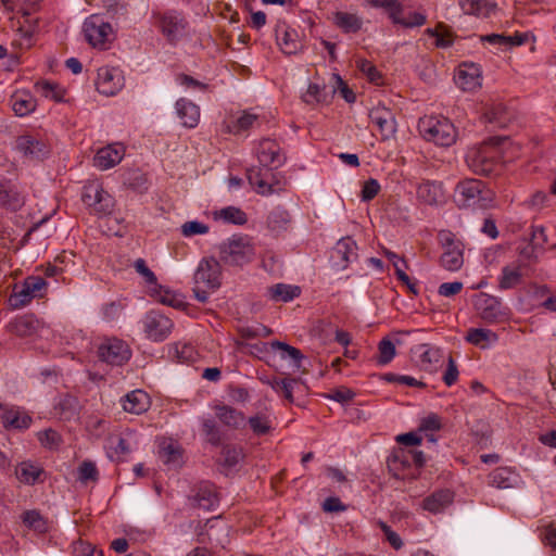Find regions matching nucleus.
Returning <instances> with one entry per match:
<instances>
[{
    "label": "nucleus",
    "mask_w": 556,
    "mask_h": 556,
    "mask_svg": "<svg viewBox=\"0 0 556 556\" xmlns=\"http://www.w3.org/2000/svg\"><path fill=\"white\" fill-rule=\"evenodd\" d=\"M23 523L37 533L48 531V520L36 509L26 510L22 515Z\"/></svg>",
    "instance_id": "obj_44"
},
{
    "label": "nucleus",
    "mask_w": 556,
    "mask_h": 556,
    "mask_svg": "<svg viewBox=\"0 0 556 556\" xmlns=\"http://www.w3.org/2000/svg\"><path fill=\"white\" fill-rule=\"evenodd\" d=\"M357 245L356 242L350 238L340 239L333 251H332V262L337 268H345L350 262L357 257Z\"/></svg>",
    "instance_id": "obj_24"
},
{
    "label": "nucleus",
    "mask_w": 556,
    "mask_h": 556,
    "mask_svg": "<svg viewBox=\"0 0 556 556\" xmlns=\"http://www.w3.org/2000/svg\"><path fill=\"white\" fill-rule=\"evenodd\" d=\"M143 327L148 338L153 341H163L170 333L173 323L165 315L152 311L146 315Z\"/></svg>",
    "instance_id": "obj_13"
},
{
    "label": "nucleus",
    "mask_w": 556,
    "mask_h": 556,
    "mask_svg": "<svg viewBox=\"0 0 556 556\" xmlns=\"http://www.w3.org/2000/svg\"><path fill=\"white\" fill-rule=\"evenodd\" d=\"M257 118L258 116L253 113L243 112L239 117H237L226 126V130L227 132L236 135L240 134L242 131L250 129L257 121Z\"/></svg>",
    "instance_id": "obj_48"
},
{
    "label": "nucleus",
    "mask_w": 556,
    "mask_h": 556,
    "mask_svg": "<svg viewBox=\"0 0 556 556\" xmlns=\"http://www.w3.org/2000/svg\"><path fill=\"white\" fill-rule=\"evenodd\" d=\"M270 348L273 351H279L282 359H291L294 368L301 367L303 354L299 349L280 341H273Z\"/></svg>",
    "instance_id": "obj_43"
},
{
    "label": "nucleus",
    "mask_w": 556,
    "mask_h": 556,
    "mask_svg": "<svg viewBox=\"0 0 556 556\" xmlns=\"http://www.w3.org/2000/svg\"><path fill=\"white\" fill-rule=\"evenodd\" d=\"M121 404L126 413L140 415L149 409L151 400L147 392L137 389L124 395L121 399Z\"/></svg>",
    "instance_id": "obj_25"
},
{
    "label": "nucleus",
    "mask_w": 556,
    "mask_h": 556,
    "mask_svg": "<svg viewBox=\"0 0 556 556\" xmlns=\"http://www.w3.org/2000/svg\"><path fill=\"white\" fill-rule=\"evenodd\" d=\"M453 502L450 490H439L422 501V508L431 514H440Z\"/></svg>",
    "instance_id": "obj_31"
},
{
    "label": "nucleus",
    "mask_w": 556,
    "mask_h": 556,
    "mask_svg": "<svg viewBox=\"0 0 556 556\" xmlns=\"http://www.w3.org/2000/svg\"><path fill=\"white\" fill-rule=\"evenodd\" d=\"M256 155L262 165L273 168L280 167L286 160L279 144L269 138H264L258 142Z\"/></svg>",
    "instance_id": "obj_17"
},
{
    "label": "nucleus",
    "mask_w": 556,
    "mask_h": 556,
    "mask_svg": "<svg viewBox=\"0 0 556 556\" xmlns=\"http://www.w3.org/2000/svg\"><path fill=\"white\" fill-rule=\"evenodd\" d=\"M11 106L17 116H26L36 109V100L26 91H17L11 97Z\"/></svg>",
    "instance_id": "obj_38"
},
{
    "label": "nucleus",
    "mask_w": 556,
    "mask_h": 556,
    "mask_svg": "<svg viewBox=\"0 0 556 556\" xmlns=\"http://www.w3.org/2000/svg\"><path fill=\"white\" fill-rule=\"evenodd\" d=\"M300 288L286 283H277L267 288V294L275 302H289L300 295Z\"/></svg>",
    "instance_id": "obj_40"
},
{
    "label": "nucleus",
    "mask_w": 556,
    "mask_h": 556,
    "mask_svg": "<svg viewBox=\"0 0 556 556\" xmlns=\"http://www.w3.org/2000/svg\"><path fill=\"white\" fill-rule=\"evenodd\" d=\"M243 456L241 447L227 444L222 450L219 464L225 468L231 469L243 459Z\"/></svg>",
    "instance_id": "obj_46"
},
{
    "label": "nucleus",
    "mask_w": 556,
    "mask_h": 556,
    "mask_svg": "<svg viewBox=\"0 0 556 556\" xmlns=\"http://www.w3.org/2000/svg\"><path fill=\"white\" fill-rule=\"evenodd\" d=\"M99 357L111 365H123L130 358V350L128 345L116 338L108 339L98 350Z\"/></svg>",
    "instance_id": "obj_11"
},
{
    "label": "nucleus",
    "mask_w": 556,
    "mask_h": 556,
    "mask_svg": "<svg viewBox=\"0 0 556 556\" xmlns=\"http://www.w3.org/2000/svg\"><path fill=\"white\" fill-rule=\"evenodd\" d=\"M475 308L482 320L496 324L507 319V312L500 299L488 293H479L475 298Z\"/></svg>",
    "instance_id": "obj_8"
},
{
    "label": "nucleus",
    "mask_w": 556,
    "mask_h": 556,
    "mask_svg": "<svg viewBox=\"0 0 556 556\" xmlns=\"http://www.w3.org/2000/svg\"><path fill=\"white\" fill-rule=\"evenodd\" d=\"M83 31L86 40L98 49H106L113 40V28L99 15H91L84 22Z\"/></svg>",
    "instance_id": "obj_5"
},
{
    "label": "nucleus",
    "mask_w": 556,
    "mask_h": 556,
    "mask_svg": "<svg viewBox=\"0 0 556 556\" xmlns=\"http://www.w3.org/2000/svg\"><path fill=\"white\" fill-rule=\"evenodd\" d=\"M412 355L417 365L428 372L435 371L443 358L441 349L427 343L414 346Z\"/></svg>",
    "instance_id": "obj_14"
},
{
    "label": "nucleus",
    "mask_w": 556,
    "mask_h": 556,
    "mask_svg": "<svg viewBox=\"0 0 556 556\" xmlns=\"http://www.w3.org/2000/svg\"><path fill=\"white\" fill-rule=\"evenodd\" d=\"M418 199L428 205H440L445 201V194L441 182L424 181L417 189Z\"/></svg>",
    "instance_id": "obj_27"
},
{
    "label": "nucleus",
    "mask_w": 556,
    "mask_h": 556,
    "mask_svg": "<svg viewBox=\"0 0 556 556\" xmlns=\"http://www.w3.org/2000/svg\"><path fill=\"white\" fill-rule=\"evenodd\" d=\"M35 90L47 99L60 102L63 100L64 90L56 84L48 80H41L35 84Z\"/></svg>",
    "instance_id": "obj_49"
},
{
    "label": "nucleus",
    "mask_w": 556,
    "mask_h": 556,
    "mask_svg": "<svg viewBox=\"0 0 556 556\" xmlns=\"http://www.w3.org/2000/svg\"><path fill=\"white\" fill-rule=\"evenodd\" d=\"M83 202L100 214L109 213L113 206L112 197L103 190L99 182H89L84 187Z\"/></svg>",
    "instance_id": "obj_10"
},
{
    "label": "nucleus",
    "mask_w": 556,
    "mask_h": 556,
    "mask_svg": "<svg viewBox=\"0 0 556 556\" xmlns=\"http://www.w3.org/2000/svg\"><path fill=\"white\" fill-rule=\"evenodd\" d=\"M207 232L208 226L198 220L186 222L181 225V233L187 238L195 235H205Z\"/></svg>",
    "instance_id": "obj_58"
},
{
    "label": "nucleus",
    "mask_w": 556,
    "mask_h": 556,
    "mask_svg": "<svg viewBox=\"0 0 556 556\" xmlns=\"http://www.w3.org/2000/svg\"><path fill=\"white\" fill-rule=\"evenodd\" d=\"M97 90L108 97L115 96L124 87V76L119 68L103 66L98 70Z\"/></svg>",
    "instance_id": "obj_12"
},
{
    "label": "nucleus",
    "mask_w": 556,
    "mask_h": 556,
    "mask_svg": "<svg viewBox=\"0 0 556 556\" xmlns=\"http://www.w3.org/2000/svg\"><path fill=\"white\" fill-rule=\"evenodd\" d=\"M377 363L379 365L389 364L395 356V344L388 338H383L378 345Z\"/></svg>",
    "instance_id": "obj_53"
},
{
    "label": "nucleus",
    "mask_w": 556,
    "mask_h": 556,
    "mask_svg": "<svg viewBox=\"0 0 556 556\" xmlns=\"http://www.w3.org/2000/svg\"><path fill=\"white\" fill-rule=\"evenodd\" d=\"M202 430L210 443L214 445H217L219 443L220 434L214 420L203 419Z\"/></svg>",
    "instance_id": "obj_61"
},
{
    "label": "nucleus",
    "mask_w": 556,
    "mask_h": 556,
    "mask_svg": "<svg viewBox=\"0 0 556 556\" xmlns=\"http://www.w3.org/2000/svg\"><path fill=\"white\" fill-rule=\"evenodd\" d=\"M275 36L277 45L285 54H295L302 47L296 30L290 28L283 21L277 22Z\"/></svg>",
    "instance_id": "obj_18"
},
{
    "label": "nucleus",
    "mask_w": 556,
    "mask_h": 556,
    "mask_svg": "<svg viewBox=\"0 0 556 556\" xmlns=\"http://www.w3.org/2000/svg\"><path fill=\"white\" fill-rule=\"evenodd\" d=\"M134 267L136 271L143 277L147 283L155 285L156 276L154 273L147 266V263L143 258H138L135 261Z\"/></svg>",
    "instance_id": "obj_62"
},
{
    "label": "nucleus",
    "mask_w": 556,
    "mask_h": 556,
    "mask_svg": "<svg viewBox=\"0 0 556 556\" xmlns=\"http://www.w3.org/2000/svg\"><path fill=\"white\" fill-rule=\"evenodd\" d=\"M216 416L220 422L233 429H238L245 424L244 414L228 405L217 406Z\"/></svg>",
    "instance_id": "obj_37"
},
{
    "label": "nucleus",
    "mask_w": 556,
    "mask_h": 556,
    "mask_svg": "<svg viewBox=\"0 0 556 556\" xmlns=\"http://www.w3.org/2000/svg\"><path fill=\"white\" fill-rule=\"evenodd\" d=\"M456 85L464 91H473L481 86V70L477 64L463 63L455 75Z\"/></svg>",
    "instance_id": "obj_19"
},
{
    "label": "nucleus",
    "mask_w": 556,
    "mask_h": 556,
    "mask_svg": "<svg viewBox=\"0 0 556 556\" xmlns=\"http://www.w3.org/2000/svg\"><path fill=\"white\" fill-rule=\"evenodd\" d=\"M526 269L527 265L521 261L505 265L498 276V289L509 290L521 285Z\"/></svg>",
    "instance_id": "obj_21"
},
{
    "label": "nucleus",
    "mask_w": 556,
    "mask_h": 556,
    "mask_svg": "<svg viewBox=\"0 0 556 556\" xmlns=\"http://www.w3.org/2000/svg\"><path fill=\"white\" fill-rule=\"evenodd\" d=\"M379 191H380L379 182L376 179L370 178L364 182V186L362 189V200L370 201L379 193Z\"/></svg>",
    "instance_id": "obj_64"
},
{
    "label": "nucleus",
    "mask_w": 556,
    "mask_h": 556,
    "mask_svg": "<svg viewBox=\"0 0 556 556\" xmlns=\"http://www.w3.org/2000/svg\"><path fill=\"white\" fill-rule=\"evenodd\" d=\"M216 488L212 483H201L193 495V505L205 510L214 509L218 504Z\"/></svg>",
    "instance_id": "obj_30"
},
{
    "label": "nucleus",
    "mask_w": 556,
    "mask_h": 556,
    "mask_svg": "<svg viewBox=\"0 0 556 556\" xmlns=\"http://www.w3.org/2000/svg\"><path fill=\"white\" fill-rule=\"evenodd\" d=\"M220 260L228 265L241 266L248 263L252 255L253 249L242 237H232L219 247Z\"/></svg>",
    "instance_id": "obj_7"
},
{
    "label": "nucleus",
    "mask_w": 556,
    "mask_h": 556,
    "mask_svg": "<svg viewBox=\"0 0 556 556\" xmlns=\"http://www.w3.org/2000/svg\"><path fill=\"white\" fill-rule=\"evenodd\" d=\"M37 438L43 447L50 450L58 448L62 443L60 433L51 428L39 431Z\"/></svg>",
    "instance_id": "obj_54"
},
{
    "label": "nucleus",
    "mask_w": 556,
    "mask_h": 556,
    "mask_svg": "<svg viewBox=\"0 0 556 556\" xmlns=\"http://www.w3.org/2000/svg\"><path fill=\"white\" fill-rule=\"evenodd\" d=\"M1 420L5 428L26 429L31 422V418L20 408H4L0 405Z\"/></svg>",
    "instance_id": "obj_33"
},
{
    "label": "nucleus",
    "mask_w": 556,
    "mask_h": 556,
    "mask_svg": "<svg viewBox=\"0 0 556 556\" xmlns=\"http://www.w3.org/2000/svg\"><path fill=\"white\" fill-rule=\"evenodd\" d=\"M137 446L138 437L132 430H126L121 435L110 440L111 456H115L117 459L128 456Z\"/></svg>",
    "instance_id": "obj_23"
},
{
    "label": "nucleus",
    "mask_w": 556,
    "mask_h": 556,
    "mask_svg": "<svg viewBox=\"0 0 556 556\" xmlns=\"http://www.w3.org/2000/svg\"><path fill=\"white\" fill-rule=\"evenodd\" d=\"M368 3L374 8L384 9L393 23L400 21V14L404 11L399 0H369Z\"/></svg>",
    "instance_id": "obj_50"
},
{
    "label": "nucleus",
    "mask_w": 556,
    "mask_h": 556,
    "mask_svg": "<svg viewBox=\"0 0 556 556\" xmlns=\"http://www.w3.org/2000/svg\"><path fill=\"white\" fill-rule=\"evenodd\" d=\"M98 469L96 464L90 460H84L78 467V480L83 483H87L88 481H97L98 480Z\"/></svg>",
    "instance_id": "obj_57"
},
{
    "label": "nucleus",
    "mask_w": 556,
    "mask_h": 556,
    "mask_svg": "<svg viewBox=\"0 0 556 556\" xmlns=\"http://www.w3.org/2000/svg\"><path fill=\"white\" fill-rule=\"evenodd\" d=\"M55 415L62 420L74 419L79 412V403L72 395H63L54 406Z\"/></svg>",
    "instance_id": "obj_39"
},
{
    "label": "nucleus",
    "mask_w": 556,
    "mask_h": 556,
    "mask_svg": "<svg viewBox=\"0 0 556 556\" xmlns=\"http://www.w3.org/2000/svg\"><path fill=\"white\" fill-rule=\"evenodd\" d=\"M8 327L11 333L21 338L31 337L39 330H43L41 323L30 315L22 316L12 320Z\"/></svg>",
    "instance_id": "obj_28"
},
{
    "label": "nucleus",
    "mask_w": 556,
    "mask_h": 556,
    "mask_svg": "<svg viewBox=\"0 0 556 556\" xmlns=\"http://www.w3.org/2000/svg\"><path fill=\"white\" fill-rule=\"evenodd\" d=\"M518 482V473L507 467L496 468L489 475V484L497 489L515 488Z\"/></svg>",
    "instance_id": "obj_32"
},
{
    "label": "nucleus",
    "mask_w": 556,
    "mask_h": 556,
    "mask_svg": "<svg viewBox=\"0 0 556 556\" xmlns=\"http://www.w3.org/2000/svg\"><path fill=\"white\" fill-rule=\"evenodd\" d=\"M370 121L378 127L383 140L394 136L396 122L392 111L382 103H378L369 111Z\"/></svg>",
    "instance_id": "obj_16"
},
{
    "label": "nucleus",
    "mask_w": 556,
    "mask_h": 556,
    "mask_svg": "<svg viewBox=\"0 0 556 556\" xmlns=\"http://www.w3.org/2000/svg\"><path fill=\"white\" fill-rule=\"evenodd\" d=\"M25 203L24 195L9 180H0V206L11 211L20 210Z\"/></svg>",
    "instance_id": "obj_26"
},
{
    "label": "nucleus",
    "mask_w": 556,
    "mask_h": 556,
    "mask_svg": "<svg viewBox=\"0 0 556 556\" xmlns=\"http://www.w3.org/2000/svg\"><path fill=\"white\" fill-rule=\"evenodd\" d=\"M248 424L256 435H265L271 430V421L264 414H257L255 416H251L248 419Z\"/></svg>",
    "instance_id": "obj_52"
},
{
    "label": "nucleus",
    "mask_w": 556,
    "mask_h": 556,
    "mask_svg": "<svg viewBox=\"0 0 556 556\" xmlns=\"http://www.w3.org/2000/svg\"><path fill=\"white\" fill-rule=\"evenodd\" d=\"M454 199L459 207H470L478 203L492 201L493 193L484 190V184L478 179H465L456 185Z\"/></svg>",
    "instance_id": "obj_3"
},
{
    "label": "nucleus",
    "mask_w": 556,
    "mask_h": 556,
    "mask_svg": "<svg viewBox=\"0 0 556 556\" xmlns=\"http://www.w3.org/2000/svg\"><path fill=\"white\" fill-rule=\"evenodd\" d=\"M426 21L427 18L425 14L420 12H410L406 17H403L402 14H400V21L395 22L394 24H400L403 27L412 28L422 26Z\"/></svg>",
    "instance_id": "obj_59"
},
{
    "label": "nucleus",
    "mask_w": 556,
    "mask_h": 556,
    "mask_svg": "<svg viewBox=\"0 0 556 556\" xmlns=\"http://www.w3.org/2000/svg\"><path fill=\"white\" fill-rule=\"evenodd\" d=\"M465 339L476 346L486 349L498 341V336L488 328H471L468 330Z\"/></svg>",
    "instance_id": "obj_35"
},
{
    "label": "nucleus",
    "mask_w": 556,
    "mask_h": 556,
    "mask_svg": "<svg viewBox=\"0 0 556 556\" xmlns=\"http://www.w3.org/2000/svg\"><path fill=\"white\" fill-rule=\"evenodd\" d=\"M302 99L307 104L326 102L327 94L325 93V87H320L317 84H311L306 92L302 96Z\"/></svg>",
    "instance_id": "obj_56"
},
{
    "label": "nucleus",
    "mask_w": 556,
    "mask_h": 556,
    "mask_svg": "<svg viewBox=\"0 0 556 556\" xmlns=\"http://www.w3.org/2000/svg\"><path fill=\"white\" fill-rule=\"evenodd\" d=\"M42 472L39 466L29 462H23L20 464L16 475L21 482L34 484L39 480Z\"/></svg>",
    "instance_id": "obj_45"
},
{
    "label": "nucleus",
    "mask_w": 556,
    "mask_h": 556,
    "mask_svg": "<svg viewBox=\"0 0 556 556\" xmlns=\"http://www.w3.org/2000/svg\"><path fill=\"white\" fill-rule=\"evenodd\" d=\"M418 129L427 141L437 146L451 147L457 139L455 126L444 116H425L419 119Z\"/></svg>",
    "instance_id": "obj_1"
},
{
    "label": "nucleus",
    "mask_w": 556,
    "mask_h": 556,
    "mask_svg": "<svg viewBox=\"0 0 556 556\" xmlns=\"http://www.w3.org/2000/svg\"><path fill=\"white\" fill-rule=\"evenodd\" d=\"M412 458L408 450L399 448L388 458V468L395 477H404L405 470L413 465Z\"/></svg>",
    "instance_id": "obj_34"
},
{
    "label": "nucleus",
    "mask_w": 556,
    "mask_h": 556,
    "mask_svg": "<svg viewBox=\"0 0 556 556\" xmlns=\"http://www.w3.org/2000/svg\"><path fill=\"white\" fill-rule=\"evenodd\" d=\"M16 149L29 160H42L49 154L46 142L30 135L20 136L16 140Z\"/></svg>",
    "instance_id": "obj_20"
},
{
    "label": "nucleus",
    "mask_w": 556,
    "mask_h": 556,
    "mask_svg": "<svg viewBox=\"0 0 556 556\" xmlns=\"http://www.w3.org/2000/svg\"><path fill=\"white\" fill-rule=\"evenodd\" d=\"M125 155V147L121 143L109 144L98 150L93 157L96 167L105 170L117 165Z\"/></svg>",
    "instance_id": "obj_22"
},
{
    "label": "nucleus",
    "mask_w": 556,
    "mask_h": 556,
    "mask_svg": "<svg viewBox=\"0 0 556 556\" xmlns=\"http://www.w3.org/2000/svg\"><path fill=\"white\" fill-rule=\"evenodd\" d=\"M333 23L344 33H357L363 26V20L353 13L337 12Z\"/></svg>",
    "instance_id": "obj_41"
},
{
    "label": "nucleus",
    "mask_w": 556,
    "mask_h": 556,
    "mask_svg": "<svg viewBox=\"0 0 556 556\" xmlns=\"http://www.w3.org/2000/svg\"><path fill=\"white\" fill-rule=\"evenodd\" d=\"M498 159V149L488 143L472 148L467 154V163L470 168L476 174L484 176L497 174L501 168Z\"/></svg>",
    "instance_id": "obj_2"
},
{
    "label": "nucleus",
    "mask_w": 556,
    "mask_h": 556,
    "mask_svg": "<svg viewBox=\"0 0 556 556\" xmlns=\"http://www.w3.org/2000/svg\"><path fill=\"white\" fill-rule=\"evenodd\" d=\"M438 239L443 250L440 258L441 266L450 271L460 269L464 264L462 243L456 241L453 233L447 230L440 231Z\"/></svg>",
    "instance_id": "obj_6"
},
{
    "label": "nucleus",
    "mask_w": 556,
    "mask_h": 556,
    "mask_svg": "<svg viewBox=\"0 0 556 556\" xmlns=\"http://www.w3.org/2000/svg\"><path fill=\"white\" fill-rule=\"evenodd\" d=\"M458 375H459V372H458L457 365H456L455 361L453 359V357L450 355L447 358V366L443 374L442 379L447 387H451L457 381Z\"/></svg>",
    "instance_id": "obj_63"
},
{
    "label": "nucleus",
    "mask_w": 556,
    "mask_h": 556,
    "mask_svg": "<svg viewBox=\"0 0 556 556\" xmlns=\"http://www.w3.org/2000/svg\"><path fill=\"white\" fill-rule=\"evenodd\" d=\"M290 214L287 210L277 207L273 210L267 217V225L274 231L286 229L290 223Z\"/></svg>",
    "instance_id": "obj_51"
},
{
    "label": "nucleus",
    "mask_w": 556,
    "mask_h": 556,
    "mask_svg": "<svg viewBox=\"0 0 556 556\" xmlns=\"http://www.w3.org/2000/svg\"><path fill=\"white\" fill-rule=\"evenodd\" d=\"M176 112L182 126L194 128L200 121V108L188 99L181 98L176 102Z\"/></svg>",
    "instance_id": "obj_29"
},
{
    "label": "nucleus",
    "mask_w": 556,
    "mask_h": 556,
    "mask_svg": "<svg viewBox=\"0 0 556 556\" xmlns=\"http://www.w3.org/2000/svg\"><path fill=\"white\" fill-rule=\"evenodd\" d=\"M48 283L40 276H28L20 285H15L10 295V305L13 308L26 306L34 299H41L47 292Z\"/></svg>",
    "instance_id": "obj_4"
},
{
    "label": "nucleus",
    "mask_w": 556,
    "mask_h": 556,
    "mask_svg": "<svg viewBox=\"0 0 556 556\" xmlns=\"http://www.w3.org/2000/svg\"><path fill=\"white\" fill-rule=\"evenodd\" d=\"M18 38L15 39V41L21 48L28 49L33 46L34 34L38 28V18H26V21H24L23 23L18 22Z\"/></svg>",
    "instance_id": "obj_42"
},
{
    "label": "nucleus",
    "mask_w": 556,
    "mask_h": 556,
    "mask_svg": "<svg viewBox=\"0 0 556 556\" xmlns=\"http://www.w3.org/2000/svg\"><path fill=\"white\" fill-rule=\"evenodd\" d=\"M194 283L208 289H217L220 286L219 263L213 257L203 258L194 273Z\"/></svg>",
    "instance_id": "obj_15"
},
{
    "label": "nucleus",
    "mask_w": 556,
    "mask_h": 556,
    "mask_svg": "<svg viewBox=\"0 0 556 556\" xmlns=\"http://www.w3.org/2000/svg\"><path fill=\"white\" fill-rule=\"evenodd\" d=\"M156 26L170 43H176L184 37L187 22L181 14L168 11L156 15Z\"/></svg>",
    "instance_id": "obj_9"
},
{
    "label": "nucleus",
    "mask_w": 556,
    "mask_h": 556,
    "mask_svg": "<svg viewBox=\"0 0 556 556\" xmlns=\"http://www.w3.org/2000/svg\"><path fill=\"white\" fill-rule=\"evenodd\" d=\"M218 216L223 220L235 225H243L247 223V214L235 206H228L220 210Z\"/></svg>",
    "instance_id": "obj_55"
},
{
    "label": "nucleus",
    "mask_w": 556,
    "mask_h": 556,
    "mask_svg": "<svg viewBox=\"0 0 556 556\" xmlns=\"http://www.w3.org/2000/svg\"><path fill=\"white\" fill-rule=\"evenodd\" d=\"M242 338L252 339L257 337H267L271 333V330L263 325L245 326L239 329Z\"/></svg>",
    "instance_id": "obj_60"
},
{
    "label": "nucleus",
    "mask_w": 556,
    "mask_h": 556,
    "mask_svg": "<svg viewBox=\"0 0 556 556\" xmlns=\"http://www.w3.org/2000/svg\"><path fill=\"white\" fill-rule=\"evenodd\" d=\"M248 179L250 185L255 188L256 192L262 195H269L280 190L276 185L267 182L258 170L250 169L248 172Z\"/></svg>",
    "instance_id": "obj_47"
},
{
    "label": "nucleus",
    "mask_w": 556,
    "mask_h": 556,
    "mask_svg": "<svg viewBox=\"0 0 556 556\" xmlns=\"http://www.w3.org/2000/svg\"><path fill=\"white\" fill-rule=\"evenodd\" d=\"M459 7L466 14L488 17L495 10L496 4L491 0H459Z\"/></svg>",
    "instance_id": "obj_36"
}]
</instances>
